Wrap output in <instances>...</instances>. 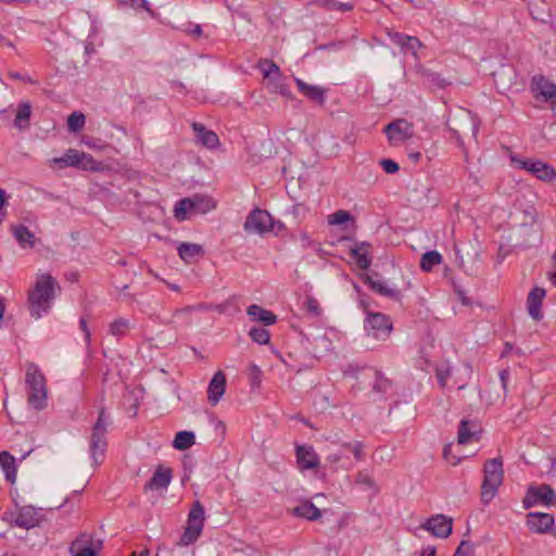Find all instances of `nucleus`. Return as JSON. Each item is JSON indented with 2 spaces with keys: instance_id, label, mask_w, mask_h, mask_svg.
Wrapping results in <instances>:
<instances>
[{
  "instance_id": "nucleus-1",
  "label": "nucleus",
  "mask_w": 556,
  "mask_h": 556,
  "mask_svg": "<svg viewBox=\"0 0 556 556\" xmlns=\"http://www.w3.org/2000/svg\"><path fill=\"white\" fill-rule=\"evenodd\" d=\"M56 280L50 274L38 277L34 288L28 293L29 312L31 317L40 318L47 314L55 298Z\"/></svg>"
},
{
  "instance_id": "nucleus-2",
  "label": "nucleus",
  "mask_w": 556,
  "mask_h": 556,
  "mask_svg": "<svg viewBox=\"0 0 556 556\" xmlns=\"http://www.w3.org/2000/svg\"><path fill=\"white\" fill-rule=\"evenodd\" d=\"M25 391L28 404L36 410H42L48 405V387L45 374L34 362L25 365Z\"/></svg>"
},
{
  "instance_id": "nucleus-3",
  "label": "nucleus",
  "mask_w": 556,
  "mask_h": 556,
  "mask_svg": "<svg viewBox=\"0 0 556 556\" xmlns=\"http://www.w3.org/2000/svg\"><path fill=\"white\" fill-rule=\"evenodd\" d=\"M110 425V416L108 415L105 407H101L98 418L91 428V435L89 439V454L94 466H99L104 460L108 448L106 434Z\"/></svg>"
},
{
  "instance_id": "nucleus-4",
  "label": "nucleus",
  "mask_w": 556,
  "mask_h": 556,
  "mask_svg": "<svg viewBox=\"0 0 556 556\" xmlns=\"http://www.w3.org/2000/svg\"><path fill=\"white\" fill-rule=\"evenodd\" d=\"M504 480L502 457L488 459L483 466V481L481 484V502L488 505L496 496L498 488Z\"/></svg>"
},
{
  "instance_id": "nucleus-5",
  "label": "nucleus",
  "mask_w": 556,
  "mask_h": 556,
  "mask_svg": "<svg viewBox=\"0 0 556 556\" xmlns=\"http://www.w3.org/2000/svg\"><path fill=\"white\" fill-rule=\"evenodd\" d=\"M215 206L216 203L212 197L197 193L177 201L174 216L178 220H185L188 214H205L214 210Z\"/></svg>"
},
{
  "instance_id": "nucleus-6",
  "label": "nucleus",
  "mask_w": 556,
  "mask_h": 556,
  "mask_svg": "<svg viewBox=\"0 0 556 556\" xmlns=\"http://www.w3.org/2000/svg\"><path fill=\"white\" fill-rule=\"evenodd\" d=\"M204 507L195 501L188 514L187 527L180 536L181 545L193 544L203 531L204 527Z\"/></svg>"
},
{
  "instance_id": "nucleus-7",
  "label": "nucleus",
  "mask_w": 556,
  "mask_h": 556,
  "mask_svg": "<svg viewBox=\"0 0 556 556\" xmlns=\"http://www.w3.org/2000/svg\"><path fill=\"white\" fill-rule=\"evenodd\" d=\"M510 161L515 167L531 173L542 181H552L556 177V169L541 160L521 159L514 154L510 155Z\"/></svg>"
},
{
  "instance_id": "nucleus-8",
  "label": "nucleus",
  "mask_w": 556,
  "mask_h": 556,
  "mask_svg": "<svg viewBox=\"0 0 556 556\" xmlns=\"http://www.w3.org/2000/svg\"><path fill=\"white\" fill-rule=\"evenodd\" d=\"M364 328L368 336L377 340H387L393 330V324L391 318L383 313H367Z\"/></svg>"
},
{
  "instance_id": "nucleus-9",
  "label": "nucleus",
  "mask_w": 556,
  "mask_h": 556,
  "mask_svg": "<svg viewBox=\"0 0 556 556\" xmlns=\"http://www.w3.org/2000/svg\"><path fill=\"white\" fill-rule=\"evenodd\" d=\"M542 503L546 506L556 504V492L549 484L530 485L522 500V505L529 509L536 504Z\"/></svg>"
},
{
  "instance_id": "nucleus-10",
  "label": "nucleus",
  "mask_w": 556,
  "mask_h": 556,
  "mask_svg": "<svg viewBox=\"0 0 556 556\" xmlns=\"http://www.w3.org/2000/svg\"><path fill=\"white\" fill-rule=\"evenodd\" d=\"M243 229L247 232L264 236L273 229V216L266 210L256 207L247 216Z\"/></svg>"
},
{
  "instance_id": "nucleus-11",
  "label": "nucleus",
  "mask_w": 556,
  "mask_h": 556,
  "mask_svg": "<svg viewBox=\"0 0 556 556\" xmlns=\"http://www.w3.org/2000/svg\"><path fill=\"white\" fill-rule=\"evenodd\" d=\"M15 518L13 523L22 529H31L39 527L45 519L42 508H36L31 505L18 506L16 505Z\"/></svg>"
},
{
  "instance_id": "nucleus-12",
  "label": "nucleus",
  "mask_w": 556,
  "mask_h": 556,
  "mask_svg": "<svg viewBox=\"0 0 556 556\" xmlns=\"http://www.w3.org/2000/svg\"><path fill=\"white\" fill-rule=\"evenodd\" d=\"M530 89L536 100L549 102L556 106V84L544 75H535L531 78Z\"/></svg>"
},
{
  "instance_id": "nucleus-13",
  "label": "nucleus",
  "mask_w": 556,
  "mask_h": 556,
  "mask_svg": "<svg viewBox=\"0 0 556 556\" xmlns=\"http://www.w3.org/2000/svg\"><path fill=\"white\" fill-rule=\"evenodd\" d=\"M102 545L101 540L83 533L71 544L70 551L73 556H100Z\"/></svg>"
},
{
  "instance_id": "nucleus-14",
  "label": "nucleus",
  "mask_w": 556,
  "mask_h": 556,
  "mask_svg": "<svg viewBox=\"0 0 556 556\" xmlns=\"http://www.w3.org/2000/svg\"><path fill=\"white\" fill-rule=\"evenodd\" d=\"M389 39L400 48L404 54H412L418 59V50L424 47L422 42L415 36H409L393 29L387 31Z\"/></svg>"
},
{
  "instance_id": "nucleus-15",
  "label": "nucleus",
  "mask_w": 556,
  "mask_h": 556,
  "mask_svg": "<svg viewBox=\"0 0 556 556\" xmlns=\"http://www.w3.org/2000/svg\"><path fill=\"white\" fill-rule=\"evenodd\" d=\"M421 528L435 538L446 539L452 533L453 519L443 514L433 515L421 525Z\"/></svg>"
},
{
  "instance_id": "nucleus-16",
  "label": "nucleus",
  "mask_w": 556,
  "mask_h": 556,
  "mask_svg": "<svg viewBox=\"0 0 556 556\" xmlns=\"http://www.w3.org/2000/svg\"><path fill=\"white\" fill-rule=\"evenodd\" d=\"M379 276L380 275L378 273L363 274L361 278L364 281V283L367 285L368 288L371 291L376 292L377 294L394 301H400L402 298L401 290L388 287V285L383 280L375 279V277Z\"/></svg>"
},
{
  "instance_id": "nucleus-17",
  "label": "nucleus",
  "mask_w": 556,
  "mask_h": 556,
  "mask_svg": "<svg viewBox=\"0 0 556 556\" xmlns=\"http://www.w3.org/2000/svg\"><path fill=\"white\" fill-rule=\"evenodd\" d=\"M546 296V290L541 287H533L527 296V309L529 315L535 321L543 319L542 304Z\"/></svg>"
},
{
  "instance_id": "nucleus-18",
  "label": "nucleus",
  "mask_w": 556,
  "mask_h": 556,
  "mask_svg": "<svg viewBox=\"0 0 556 556\" xmlns=\"http://www.w3.org/2000/svg\"><path fill=\"white\" fill-rule=\"evenodd\" d=\"M295 456L301 470L315 469L320 465L319 456L312 445H296Z\"/></svg>"
},
{
  "instance_id": "nucleus-19",
  "label": "nucleus",
  "mask_w": 556,
  "mask_h": 556,
  "mask_svg": "<svg viewBox=\"0 0 556 556\" xmlns=\"http://www.w3.org/2000/svg\"><path fill=\"white\" fill-rule=\"evenodd\" d=\"M527 527L533 533H547L554 525V517L547 513H529L526 519Z\"/></svg>"
},
{
  "instance_id": "nucleus-20",
  "label": "nucleus",
  "mask_w": 556,
  "mask_h": 556,
  "mask_svg": "<svg viewBox=\"0 0 556 556\" xmlns=\"http://www.w3.org/2000/svg\"><path fill=\"white\" fill-rule=\"evenodd\" d=\"M415 73L421 80V83L431 89H443L451 83L441 77L437 72H433L420 63L415 65Z\"/></svg>"
},
{
  "instance_id": "nucleus-21",
  "label": "nucleus",
  "mask_w": 556,
  "mask_h": 556,
  "mask_svg": "<svg viewBox=\"0 0 556 556\" xmlns=\"http://www.w3.org/2000/svg\"><path fill=\"white\" fill-rule=\"evenodd\" d=\"M191 127L194 131V140L197 143L207 149H215L219 146L217 134L207 129L202 123L193 122Z\"/></svg>"
},
{
  "instance_id": "nucleus-22",
  "label": "nucleus",
  "mask_w": 556,
  "mask_h": 556,
  "mask_svg": "<svg viewBox=\"0 0 556 556\" xmlns=\"http://www.w3.org/2000/svg\"><path fill=\"white\" fill-rule=\"evenodd\" d=\"M410 128V124L405 119H396L389 123L384 128L383 132L386 134L390 143H394L397 141H404L410 137L408 129Z\"/></svg>"
},
{
  "instance_id": "nucleus-23",
  "label": "nucleus",
  "mask_w": 556,
  "mask_h": 556,
  "mask_svg": "<svg viewBox=\"0 0 556 556\" xmlns=\"http://www.w3.org/2000/svg\"><path fill=\"white\" fill-rule=\"evenodd\" d=\"M226 390V375L217 371L212 377L207 387V400L212 406L218 404Z\"/></svg>"
},
{
  "instance_id": "nucleus-24",
  "label": "nucleus",
  "mask_w": 556,
  "mask_h": 556,
  "mask_svg": "<svg viewBox=\"0 0 556 556\" xmlns=\"http://www.w3.org/2000/svg\"><path fill=\"white\" fill-rule=\"evenodd\" d=\"M370 249L371 243L368 241L356 242L354 247L350 248V255L361 269H368L371 265Z\"/></svg>"
},
{
  "instance_id": "nucleus-25",
  "label": "nucleus",
  "mask_w": 556,
  "mask_h": 556,
  "mask_svg": "<svg viewBox=\"0 0 556 556\" xmlns=\"http://www.w3.org/2000/svg\"><path fill=\"white\" fill-rule=\"evenodd\" d=\"M294 81L299 91L304 97L321 106L325 105L327 100L326 89L320 86L309 85L300 78H294Z\"/></svg>"
},
{
  "instance_id": "nucleus-26",
  "label": "nucleus",
  "mask_w": 556,
  "mask_h": 556,
  "mask_svg": "<svg viewBox=\"0 0 556 556\" xmlns=\"http://www.w3.org/2000/svg\"><path fill=\"white\" fill-rule=\"evenodd\" d=\"M172 477H173L172 469L163 468L160 466L154 471V473L152 475L150 480L146 483L144 489L146 490H148V489L149 490L167 489V486L169 485V483L172 481Z\"/></svg>"
},
{
  "instance_id": "nucleus-27",
  "label": "nucleus",
  "mask_w": 556,
  "mask_h": 556,
  "mask_svg": "<svg viewBox=\"0 0 556 556\" xmlns=\"http://www.w3.org/2000/svg\"><path fill=\"white\" fill-rule=\"evenodd\" d=\"M291 514L294 517L309 521L318 520L321 517L320 509L308 500L302 501L298 506L292 508Z\"/></svg>"
},
{
  "instance_id": "nucleus-28",
  "label": "nucleus",
  "mask_w": 556,
  "mask_h": 556,
  "mask_svg": "<svg viewBox=\"0 0 556 556\" xmlns=\"http://www.w3.org/2000/svg\"><path fill=\"white\" fill-rule=\"evenodd\" d=\"M247 314L251 320L260 321L264 326H271L277 321V316L271 311H268L257 304H251L248 306Z\"/></svg>"
},
{
  "instance_id": "nucleus-29",
  "label": "nucleus",
  "mask_w": 556,
  "mask_h": 556,
  "mask_svg": "<svg viewBox=\"0 0 556 556\" xmlns=\"http://www.w3.org/2000/svg\"><path fill=\"white\" fill-rule=\"evenodd\" d=\"M477 425L468 419H462L458 426L457 441L459 444H468L479 440Z\"/></svg>"
},
{
  "instance_id": "nucleus-30",
  "label": "nucleus",
  "mask_w": 556,
  "mask_h": 556,
  "mask_svg": "<svg viewBox=\"0 0 556 556\" xmlns=\"http://www.w3.org/2000/svg\"><path fill=\"white\" fill-rule=\"evenodd\" d=\"M0 467L7 481L14 483L17 475L15 457L8 451L0 452Z\"/></svg>"
},
{
  "instance_id": "nucleus-31",
  "label": "nucleus",
  "mask_w": 556,
  "mask_h": 556,
  "mask_svg": "<svg viewBox=\"0 0 556 556\" xmlns=\"http://www.w3.org/2000/svg\"><path fill=\"white\" fill-rule=\"evenodd\" d=\"M11 228L13 237L22 248L35 247L36 237L25 225H14Z\"/></svg>"
},
{
  "instance_id": "nucleus-32",
  "label": "nucleus",
  "mask_w": 556,
  "mask_h": 556,
  "mask_svg": "<svg viewBox=\"0 0 556 556\" xmlns=\"http://www.w3.org/2000/svg\"><path fill=\"white\" fill-rule=\"evenodd\" d=\"M83 152L76 149H68L63 156L53 157L51 163L56 165L59 168L65 167H78L81 163Z\"/></svg>"
},
{
  "instance_id": "nucleus-33",
  "label": "nucleus",
  "mask_w": 556,
  "mask_h": 556,
  "mask_svg": "<svg viewBox=\"0 0 556 556\" xmlns=\"http://www.w3.org/2000/svg\"><path fill=\"white\" fill-rule=\"evenodd\" d=\"M257 68L262 71L264 78L269 79L270 83H278L282 79L280 68L273 60L261 59Z\"/></svg>"
},
{
  "instance_id": "nucleus-34",
  "label": "nucleus",
  "mask_w": 556,
  "mask_h": 556,
  "mask_svg": "<svg viewBox=\"0 0 556 556\" xmlns=\"http://www.w3.org/2000/svg\"><path fill=\"white\" fill-rule=\"evenodd\" d=\"M177 252L179 257L186 263H190L194 257L203 255L204 250L201 244L182 242L178 245Z\"/></svg>"
},
{
  "instance_id": "nucleus-35",
  "label": "nucleus",
  "mask_w": 556,
  "mask_h": 556,
  "mask_svg": "<svg viewBox=\"0 0 556 556\" xmlns=\"http://www.w3.org/2000/svg\"><path fill=\"white\" fill-rule=\"evenodd\" d=\"M195 443V435L192 431H179L176 433L173 447L177 451H185L191 447Z\"/></svg>"
},
{
  "instance_id": "nucleus-36",
  "label": "nucleus",
  "mask_w": 556,
  "mask_h": 556,
  "mask_svg": "<svg viewBox=\"0 0 556 556\" xmlns=\"http://www.w3.org/2000/svg\"><path fill=\"white\" fill-rule=\"evenodd\" d=\"M31 106L28 102L20 103L14 119V126L18 129H26L29 126Z\"/></svg>"
},
{
  "instance_id": "nucleus-37",
  "label": "nucleus",
  "mask_w": 556,
  "mask_h": 556,
  "mask_svg": "<svg viewBox=\"0 0 556 556\" xmlns=\"http://www.w3.org/2000/svg\"><path fill=\"white\" fill-rule=\"evenodd\" d=\"M443 262V256L435 250L428 251L420 258V268L422 271L429 273L435 266Z\"/></svg>"
},
{
  "instance_id": "nucleus-38",
  "label": "nucleus",
  "mask_w": 556,
  "mask_h": 556,
  "mask_svg": "<svg viewBox=\"0 0 556 556\" xmlns=\"http://www.w3.org/2000/svg\"><path fill=\"white\" fill-rule=\"evenodd\" d=\"M315 4L329 11L341 12L352 11L355 7L353 2H340L339 0H315Z\"/></svg>"
},
{
  "instance_id": "nucleus-39",
  "label": "nucleus",
  "mask_w": 556,
  "mask_h": 556,
  "mask_svg": "<svg viewBox=\"0 0 556 556\" xmlns=\"http://www.w3.org/2000/svg\"><path fill=\"white\" fill-rule=\"evenodd\" d=\"M374 376L375 381L372 384V391L382 397L391 389L392 381L388 379L380 370H375Z\"/></svg>"
},
{
  "instance_id": "nucleus-40",
  "label": "nucleus",
  "mask_w": 556,
  "mask_h": 556,
  "mask_svg": "<svg viewBox=\"0 0 556 556\" xmlns=\"http://www.w3.org/2000/svg\"><path fill=\"white\" fill-rule=\"evenodd\" d=\"M130 329V321L119 317L110 324V333L116 338L124 337Z\"/></svg>"
},
{
  "instance_id": "nucleus-41",
  "label": "nucleus",
  "mask_w": 556,
  "mask_h": 556,
  "mask_svg": "<svg viewBox=\"0 0 556 556\" xmlns=\"http://www.w3.org/2000/svg\"><path fill=\"white\" fill-rule=\"evenodd\" d=\"M249 336L252 341L257 344H267L270 340L268 330L263 327H252L249 331Z\"/></svg>"
},
{
  "instance_id": "nucleus-42",
  "label": "nucleus",
  "mask_w": 556,
  "mask_h": 556,
  "mask_svg": "<svg viewBox=\"0 0 556 556\" xmlns=\"http://www.w3.org/2000/svg\"><path fill=\"white\" fill-rule=\"evenodd\" d=\"M85 115L80 112H73L67 118L68 130L73 132L80 131L85 126Z\"/></svg>"
},
{
  "instance_id": "nucleus-43",
  "label": "nucleus",
  "mask_w": 556,
  "mask_h": 556,
  "mask_svg": "<svg viewBox=\"0 0 556 556\" xmlns=\"http://www.w3.org/2000/svg\"><path fill=\"white\" fill-rule=\"evenodd\" d=\"M341 446L350 452H352V454L354 455V458L357 460V462H362L364 460L365 458V453H364V443L362 441H355V442H344L341 444Z\"/></svg>"
},
{
  "instance_id": "nucleus-44",
  "label": "nucleus",
  "mask_w": 556,
  "mask_h": 556,
  "mask_svg": "<svg viewBox=\"0 0 556 556\" xmlns=\"http://www.w3.org/2000/svg\"><path fill=\"white\" fill-rule=\"evenodd\" d=\"M77 168L90 172H99L101 169V163L97 161L92 155L83 152L81 163Z\"/></svg>"
},
{
  "instance_id": "nucleus-45",
  "label": "nucleus",
  "mask_w": 556,
  "mask_h": 556,
  "mask_svg": "<svg viewBox=\"0 0 556 556\" xmlns=\"http://www.w3.org/2000/svg\"><path fill=\"white\" fill-rule=\"evenodd\" d=\"M351 219H353L351 213L344 210H338L329 216L331 225H342Z\"/></svg>"
},
{
  "instance_id": "nucleus-46",
  "label": "nucleus",
  "mask_w": 556,
  "mask_h": 556,
  "mask_svg": "<svg viewBox=\"0 0 556 556\" xmlns=\"http://www.w3.org/2000/svg\"><path fill=\"white\" fill-rule=\"evenodd\" d=\"M303 307L312 316H320L321 315V307L319 305V302L313 296H306V299L303 303Z\"/></svg>"
},
{
  "instance_id": "nucleus-47",
  "label": "nucleus",
  "mask_w": 556,
  "mask_h": 556,
  "mask_svg": "<svg viewBox=\"0 0 556 556\" xmlns=\"http://www.w3.org/2000/svg\"><path fill=\"white\" fill-rule=\"evenodd\" d=\"M452 375V368L448 365L435 368V377L442 389L446 387L447 380Z\"/></svg>"
},
{
  "instance_id": "nucleus-48",
  "label": "nucleus",
  "mask_w": 556,
  "mask_h": 556,
  "mask_svg": "<svg viewBox=\"0 0 556 556\" xmlns=\"http://www.w3.org/2000/svg\"><path fill=\"white\" fill-rule=\"evenodd\" d=\"M453 556H473V544L463 540Z\"/></svg>"
},
{
  "instance_id": "nucleus-49",
  "label": "nucleus",
  "mask_w": 556,
  "mask_h": 556,
  "mask_svg": "<svg viewBox=\"0 0 556 556\" xmlns=\"http://www.w3.org/2000/svg\"><path fill=\"white\" fill-rule=\"evenodd\" d=\"M379 164L387 174H396L400 170V165L391 159H381Z\"/></svg>"
},
{
  "instance_id": "nucleus-50",
  "label": "nucleus",
  "mask_w": 556,
  "mask_h": 556,
  "mask_svg": "<svg viewBox=\"0 0 556 556\" xmlns=\"http://www.w3.org/2000/svg\"><path fill=\"white\" fill-rule=\"evenodd\" d=\"M7 206H8V199H7L5 191L2 188H0V225L2 224V222L5 219V217L8 215Z\"/></svg>"
},
{
  "instance_id": "nucleus-51",
  "label": "nucleus",
  "mask_w": 556,
  "mask_h": 556,
  "mask_svg": "<svg viewBox=\"0 0 556 556\" xmlns=\"http://www.w3.org/2000/svg\"><path fill=\"white\" fill-rule=\"evenodd\" d=\"M443 457L453 466H456L460 463V458L452 454V446L450 444H446L443 447Z\"/></svg>"
},
{
  "instance_id": "nucleus-52",
  "label": "nucleus",
  "mask_w": 556,
  "mask_h": 556,
  "mask_svg": "<svg viewBox=\"0 0 556 556\" xmlns=\"http://www.w3.org/2000/svg\"><path fill=\"white\" fill-rule=\"evenodd\" d=\"M498 376H500V380H501V384H502V388L504 390V393L506 394L507 393L508 380H509V376H510L509 369H507V368L502 369L500 371Z\"/></svg>"
},
{
  "instance_id": "nucleus-53",
  "label": "nucleus",
  "mask_w": 556,
  "mask_h": 556,
  "mask_svg": "<svg viewBox=\"0 0 556 556\" xmlns=\"http://www.w3.org/2000/svg\"><path fill=\"white\" fill-rule=\"evenodd\" d=\"M356 482L361 483V484L368 485L370 488H372L375 485L374 480L367 473H364V472H358V475L356 477Z\"/></svg>"
},
{
  "instance_id": "nucleus-54",
  "label": "nucleus",
  "mask_w": 556,
  "mask_h": 556,
  "mask_svg": "<svg viewBox=\"0 0 556 556\" xmlns=\"http://www.w3.org/2000/svg\"><path fill=\"white\" fill-rule=\"evenodd\" d=\"M275 84V87L276 89H278V92L286 97V98H290L291 97V91L289 89V86L285 83H282V79L279 80L278 83H274Z\"/></svg>"
},
{
  "instance_id": "nucleus-55",
  "label": "nucleus",
  "mask_w": 556,
  "mask_h": 556,
  "mask_svg": "<svg viewBox=\"0 0 556 556\" xmlns=\"http://www.w3.org/2000/svg\"><path fill=\"white\" fill-rule=\"evenodd\" d=\"M79 328L84 332L86 343L89 344L91 334H90V330L87 325V319L85 317H80Z\"/></svg>"
},
{
  "instance_id": "nucleus-56",
  "label": "nucleus",
  "mask_w": 556,
  "mask_h": 556,
  "mask_svg": "<svg viewBox=\"0 0 556 556\" xmlns=\"http://www.w3.org/2000/svg\"><path fill=\"white\" fill-rule=\"evenodd\" d=\"M129 3L135 8H141L147 12L152 13L147 0H129Z\"/></svg>"
},
{
  "instance_id": "nucleus-57",
  "label": "nucleus",
  "mask_w": 556,
  "mask_h": 556,
  "mask_svg": "<svg viewBox=\"0 0 556 556\" xmlns=\"http://www.w3.org/2000/svg\"><path fill=\"white\" fill-rule=\"evenodd\" d=\"M355 290L359 293V306L366 312V313H369L368 312V308H369V305L367 303V300H366V295L364 293L361 292V288L358 286H354Z\"/></svg>"
},
{
  "instance_id": "nucleus-58",
  "label": "nucleus",
  "mask_w": 556,
  "mask_h": 556,
  "mask_svg": "<svg viewBox=\"0 0 556 556\" xmlns=\"http://www.w3.org/2000/svg\"><path fill=\"white\" fill-rule=\"evenodd\" d=\"M286 229L285 224L281 220L273 218V229L269 232H274L276 236Z\"/></svg>"
},
{
  "instance_id": "nucleus-59",
  "label": "nucleus",
  "mask_w": 556,
  "mask_h": 556,
  "mask_svg": "<svg viewBox=\"0 0 556 556\" xmlns=\"http://www.w3.org/2000/svg\"><path fill=\"white\" fill-rule=\"evenodd\" d=\"M253 370H254V372L252 375V386H258L261 383L262 371L255 365H253Z\"/></svg>"
},
{
  "instance_id": "nucleus-60",
  "label": "nucleus",
  "mask_w": 556,
  "mask_h": 556,
  "mask_svg": "<svg viewBox=\"0 0 556 556\" xmlns=\"http://www.w3.org/2000/svg\"><path fill=\"white\" fill-rule=\"evenodd\" d=\"M190 26L191 27L189 29H187V31L190 35L195 36V37H200L202 35L203 30H202L201 25H199V24H190Z\"/></svg>"
},
{
  "instance_id": "nucleus-61",
  "label": "nucleus",
  "mask_w": 556,
  "mask_h": 556,
  "mask_svg": "<svg viewBox=\"0 0 556 556\" xmlns=\"http://www.w3.org/2000/svg\"><path fill=\"white\" fill-rule=\"evenodd\" d=\"M292 419H295L306 426H308L309 428H313V425L309 422L308 419H306L303 415L301 414H295L294 416H292Z\"/></svg>"
},
{
  "instance_id": "nucleus-62",
  "label": "nucleus",
  "mask_w": 556,
  "mask_h": 556,
  "mask_svg": "<svg viewBox=\"0 0 556 556\" xmlns=\"http://www.w3.org/2000/svg\"><path fill=\"white\" fill-rule=\"evenodd\" d=\"M437 555V549L434 546H427L420 556H435Z\"/></svg>"
},
{
  "instance_id": "nucleus-63",
  "label": "nucleus",
  "mask_w": 556,
  "mask_h": 556,
  "mask_svg": "<svg viewBox=\"0 0 556 556\" xmlns=\"http://www.w3.org/2000/svg\"><path fill=\"white\" fill-rule=\"evenodd\" d=\"M408 157L414 163H417L421 159V153L420 152H410V153H408Z\"/></svg>"
},
{
  "instance_id": "nucleus-64",
  "label": "nucleus",
  "mask_w": 556,
  "mask_h": 556,
  "mask_svg": "<svg viewBox=\"0 0 556 556\" xmlns=\"http://www.w3.org/2000/svg\"><path fill=\"white\" fill-rule=\"evenodd\" d=\"M340 459H341V455H339V454H330L327 456V460L332 464L340 462Z\"/></svg>"
}]
</instances>
